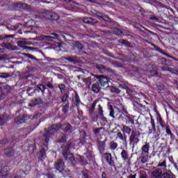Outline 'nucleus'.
Here are the masks:
<instances>
[{
  "instance_id": "obj_19",
  "label": "nucleus",
  "mask_w": 178,
  "mask_h": 178,
  "mask_svg": "<svg viewBox=\"0 0 178 178\" xmlns=\"http://www.w3.org/2000/svg\"><path fill=\"white\" fill-rule=\"evenodd\" d=\"M105 141L97 140V148L100 154H102L105 151Z\"/></svg>"
},
{
  "instance_id": "obj_36",
  "label": "nucleus",
  "mask_w": 178,
  "mask_h": 178,
  "mask_svg": "<svg viewBox=\"0 0 178 178\" xmlns=\"http://www.w3.org/2000/svg\"><path fill=\"white\" fill-rule=\"evenodd\" d=\"M57 86L62 94L66 91V85H65V83L57 84Z\"/></svg>"
},
{
  "instance_id": "obj_48",
  "label": "nucleus",
  "mask_w": 178,
  "mask_h": 178,
  "mask_svg": "<svg viewBox=\"0 0 178 178\" xmlns=\"http://www.w3.org/2000/svg\"><path fill=\"white\" fill-rule=\"evenodd\" d=\"M6 122V117L5 115L0 116V126H3Z\"/></svg>"
},
{
  "instance_id": "obj_3",
  "label": "nucleus",
  "mask_w": 178,
  "mask_h": 178,
  "mask_svg": "<svg viewBox=\"0 0 178 178\" xmlns=\"http://www.w3.org/2000/svg\"><path fill=\"white\" fill-rule=\"evenodd\" d=\"M15 146L13 145L8 146L3 149V154L5 156H7V158H12L15 156Z\"/></svg>"
},
{
  "instance_id": "obj_26",
  "label": "nucleus",
  "mask_w": 178,
  "mask_h": 178,
  "mask_svg": "<svg viewBox=\"0 0 178 178\" xmlns=\"http://www.w3.org/2000/svg\"><path fill=\"white\" fill-rule=\"evenodd\" d=\"M99 86H101L98 83V82L97 83H93L92 86V90L93 91V92L98 94V92H99V90H101Z\"/></svg>"
},
{
  "instance_id": "obj_52",
  "label": "nucleus",
  "mask_w": 178,
  "mask_h": 178,
  "mask_svg": "<svg viewBox=\"0 0 178 178\" xmlns=\"http://www.w3.org/2000/svg\"><path fill=\"white\" fill-rule=\"evenodd\" d=\"M83 162V157L79 155L75 158V165L77 163H81Z\"/></svg>"
},
{
  "instance_id": "obj_2",
  "label": "nucleus",
  "mask_w": 178,
  "mask_h": 178,
  "mask_svg": "<svg viewBox=\"0 0 178 178\" xmlns=\"http://www.w3.org/2000/svg\"><path fill=\"white\" fill-rule=\"evenodd\" d=\"M103 159L111 166V168H115V158L112 156V154L106 152L103 154Z\"/></svg>"
},
{
  "instance_id": "obj_62",
  "label": "nucleus",
  "mask_w": 178,
  "mask_h": 178,
  "mask_svg": "<svg viewBox=\"0 0 178 178\" xmlns=\"http://www.w3.org/2000/svg\"><path fill=\"white\" fill-rule=\"evenodd\" d=\"M104 128L103 127H99V128H96L93 132L94 134H95L97 136V134H99V131H101V130H102Z\"/></svg>"
},
{
  "instance_id": "obj_33",
  "label": "nucleus",
  "mask_w": 178,
  "mask_h": 178,
  "mask_svg": "<svg viewBox=\"0 0 178 178\" xmlns=\"http://www.w3.org/2000/svg\"><path fill=\"white\" fill-rule=\"evenodd\" d=\"M149 72L152 73V77H159V73L158 72V70L154 69V67H152L149 70Z\"/></svg>"
},
{
  "instance_id": "obj_1",
  "label": "nucleus",
  "mask_w": 178,
  "mask_h": 178,
  "mask_svg": "<svg viewBox=\"0 0 178 178\" xmlns=\"http://www.w3.org/2000/svg\"><path fill=\"white\" fill-rule=\"evenodd\" d=\"M72 144H67V145L63 147V155L65 159L68 162H70L71 165H76V157L73 153H70V147Z\"/></svg>"
},
{
  "instance_id": "obj_9",
  "label": "nucleus",
  "mask_w": 178,
  "mask_h": 178,
  "mask_svg": "<svg viewBox=\"0 0 178 178\" xmlns=\"http://www.w3.org/2000/svg\"><path fill=\"white\" fill-rule=\"evenodd\" d=\"M96 69H97L100 73H113V70L108 68L103 65H97Z\"/></svg>"
},
{
  "instance_id": "obj_35",
  "label": "nucleus",
  "mask_w": 178,
  "mask_h": 178,
  "mask_svg": "<svg viewBox=\"0 0 178 178\" xmlns=\"http://www.w3.org/2000/svg\"><path fill=\"white\" fill-rule=\"evenodd\" d=\"M165 133L167 136H170L171 138L174 137V134L172 133V131L170 130V126L167 125L165 127Z\"/></svg>"
},
{
  "instance_id": "obj_8",
  "label": "nucleus",
  "mask_w": 178,
  "mask_h": 178,
  "mask_svg": "<svg viewBox=\"0 0 178 178\" xmlns=\"http://www.w3.org/2000/svg\"><path fill=\"white\" fill-rule=\"evenodd\" d=\"M136 109L138 113H140V115H147V113L149 112V109H148L147 106L141 104H138V106H136Z\"/></svg>"
},
{
  "instance_id": "obj_30",
  "label": "nucleus",
  "mask_w": 178,
  "mask_h": 178,
  "mask_svg": "<svg viewBox=\"0 0 178 178\" xmlns=\"http://www.w3.org/2000/svg\"><path fill=\"white\" fill-rule=\"evenodd\" d=\"M12 38H15V35H7L5 36L0 35V41H3V40L10 41Z\"/></svg>"
},
{
  "instance_id": "obj_39",
  "label": "nucleus",
  "mask_w": 178,
  "mask_h": 178,
  "mask_svg": "<svg viewBox=\"0 0 178 178\" xmlns=\"http://www.w3.org/2000/svg\"><path fill=\"white\" fill-rule=\"evenodd\" d=\"M36 90H39V91L44 92L45 90H47V87L45 86V85L40 84L36 86Z\"/></svg>"
},
{
  "instance_id": "obj_46",
  "label": "nucleus",
  "mask_w": 178,
  "mask_h": 178,
  "mask_svg": "<svg viewBox=\"0 0 178 178\" xmlns=\"http://www.w3.org/2000/svg\"><path fill=\"white\" fill-rule=\"evenodd\" d=\"M110 116L111 118H113V119L116 118V117L115 116V109L112 106H110Z\"/></svg>"
},
{
  "instance_id": "obj_34",
  "label": "nucleus",
  "mask_w": 178,
  "mask_h": 178,
  "mask_svg": "<svg viewBox=\"0 0 178 178\" xmlns=\"http://www.w3.org/2000/svg\"><path fill=\"white\" fill-rule=\"evenodd\" d=\"M110 91L113 94H120V89L118 88L115 86H111L110 87Z\"/></svg>"
},
{
  "instance_id": "obj_20",
  "label": "nucleus",
  "mask_w": 178,
  "mask_h": 178,
  "mask_svg": "<svg viewBox=\"0 0 178 178\" xmlns=\"http://www.w3.org/2000/svg\"><path fill=\"white\" fill-rule=\"evenodd\" d=\"M152 129H149V134H155L156 133V127L155 126V120L151 118Z\"/></svg>"
},
{
  "instance_id": "obj_22",
  "label": "nucleus",
  "mask_w": 178,
  "mask_h": 178,
  "mask_svg": "<svg viewBox=\"0 0 178 178\" xmlns=\"http://www.w3.org/2000/svg\"><path fill=\"white\" fill-rule=\"evenodd\" d=\"M18 47H20V48H23L24 49H31V47L26 45H29V43L26 41H19L17 42Z\"/></svg>"
},
{
  "instance_id": "obj_4",
  "label": "nucleus",
  "mask_w": 178,
  "mask_h": 178,
  "mask_svg": "<svg viewBox=\"0 0 178 178\" xmlns=\"http://www.w3.org/2000/svg\"><path fill=\"white\" fill-rule=\"evenodd\" d=\"M97 81V83L100 87H105V86H108V84L111 83V79L109 77L104 75L98 76Z\"/></svg>"
},
{
  "instance_id": "obj_47",
  "label": "nucleus",
  "mask_w": 178,
  "mask_h": 178,
  "mask_svg": "<svg viewBox=\"0 0 178 178\" xmlns=\"http://www.w3.org/2000/svg\"><path fill=\"white\" fill-rule=\"evenodd\" d=\"M68 99H69V94L65 93L61 97V101L63 104H65V102H66V101H67Z\"/></svg>"
},
{
  "instance_id": "obj_49",
  "label": "nucleus",
  "mask_w": 178,
  "mask_h": 178,
  "mask_svg": "<svg viewBox=\"0 0 178 178\" xmlns=\"http://www.w3.org/2000/svg\"><path fill=\"white\" fill-rule=\"evenodd\" d=\"M174 177H173L169 172H164V173H163V175L161 177V178H174Z\"/></svg>"
},
{
  "instance_id": "obj_59",
  "label": "nucleus",
  "mask_w": 178,
  "mask_h": 178,
  "mask_svg": "<svg viewBox=\"0 0 178 178\" xmlns=\"http://www.w3.org/2000/svg\"><path fill=\"white\" fill-rule=\"evenodd\" d=\"M1 145H7V144H9V140L8 139H3L0 141Z\"/></svg>"
},
{
  "instance_id": "obj_28",
  "label": "nucleus",
  "mask_w": 178,
  "mask_h": 178,
  "mask_svg": "<svg viewBox=\"0 0 178 178\" xmlns=\"http://www.w3.org/2000/svg\"><path fill=\"white\" fill-rule=\"evenodd\" d=\"M121 158L123 161H127L129 159V152L125 149H122L121 152Z\"/></svg>"
},
{
  "instance_id": "obj_55",
  "label": "nucleus",
  "mask_w": 178,
  "mask_h": 178,
  "mask_svg": "<svg viewBox=\"0 0 178 178\" xmlns=\"http://www.w3.org/2000/svg\"><path fill=\"white\" fill-rule=\"evenodd\" d=\"M157 122H159V123L160 124V126H161V127H165V124H163V120H162V117H161V115H159L157 118Z\"/></svg>"
},
{
  "instance_id": "obj_61",
  "label": "nucleus",
  "mask_w": 178,
  "mask_h": 178,
  "mask_svg": "<svg viewBox=\"0 0 178 178\" xmlns=\"http://www.w3.org/2000/svg\"><path fill=\"white\" fill-rule=\"evenodd\" d=\"M2 75H0L1 79H8V77H10V74L8 73H3Z\"/></svg>"
},
{
  "instance_id": "obj_17",
  "label": "nucleus",
  "mask_w": 178,
  "mask_h": 178,
  "mask_svg": "<svg viewBox=\"0 0 178 178\" xmlns=\"http://www.w3.org/2000/svg\"><path fill=\"white\" fill-rule=\"evenodd\" d=\"M82 22H83V23H86V24H97V23H98V21H97V19H92L91 17L83 18Z\"/></svg>"
},
{
  "instance_id": "obj_16",
  "label": "nucleus",
  "mask_w": 178,
  "mask_h": 178,
  "mask_svg": "<svg viewBox=\"0 0 178 178\" xmlns=\"http://www.w3.org/2000/svg\"><path fill=\"white\" fill-rule=\"evenodd\" d=\"M98 80V75L92 74L90 76L86 78V81L88 86H91L94 81H97Z\"/></svg>"
},
{
  "instance_id": "obj_5",
  "label": "nucleus",
  "mask_w": 178,
  "mask_h": 178,
  "mask_svg": "<svg viewBox=\"0 0 178 178\" xmlns=\"http://www.w3.org/2000/svg\"><path fill=\"white\" fill-rule=\"evenodd\" d=\"M118 113H120L118 116V119L120 120H127V118L129 117V112L124 108L122 109L116 108Z\"/></svg>"
},
{
  "instance_id": "obj_15",
  "label": "nucleus",
  "mask_w": 178,
  "mask_h": 178,
  "mask_svg": "<svg viewBox=\"0 0 178 178\" xmlns=\"http://www.w3.org/2000/svg\"><path fill=\"white\" fill-rule=\"evenodd\" d=\"M9 172H10V167L8 165H5L3 168H1L0 173L2 177H6L9 175Z\"/></svg>"
},
{
  "instance_id": "obj_12",
  "label": "nucleus",
  "mask_w": 178,
  "mask_h": 178,
  "mask_svg": "<svg viewBox=\"0 0 178 178\" xmlns=\"http://www.w3.org/2000/svg\"><path fill=\"white\" fill-rule=\"evenodd\" d=\"M61 130L64 133H72L73 131V127L70 123H65L62 124Z\"/></svg>"
},
{
  "instance_id": "obj_43",
  "label": "nucleus",
  "mask_w": 178,
  "mask_h": 178,
  "mask_svg": "<svg viewBox=\"0 0 178 178\" xmlns=\"http://www.w3.org/2000/svg\"><path fill=\"white\" fill-rule=\"evenodd\" d=\"M23 56H26V58H28L29 59H31L32 60H37V58H35V56H34L30 54L24 53Z\"/></svg>"
},
{
  "instance_id": "obj_23",
  "label": "nucleus",
  "mask_w": 178,
  "mask_h": 178,
  "mask_svg": "<svg viewBox=\"0 0 178 178\" xmlns=\"http://www.w3.org/2000/svg\"><path fill=\"white\" fill-rule=\"evenodd\" d=\"M60 129H62V124L61 123H58L53 124L50 127L49 130L50 131H58Z\"/></svg>"
},
{
  "instance_id": "obj_31",
  "label": "nucleus",
  "mask_w": 178,
  "mask_h": 178,
  "mask_svg": "<svg viewBox=\"0 0 178 178\" xmlns=\"http://www.w3.org/2000/svg\"><path fill=\"white\" fill-rule=\"evenodd\" d=\"M162 175L163 174L161 171H154L152 173V178H161L162 177Z\"/></svg>"
},
{
  "instance_id": "obj_18",
  "label": "nucleus",
  "mask_w": 178,
  "mask_h": 178,
  "mask_svg": "<svg viewBox=\"0 0 178 178\" xmlns=\"http://www.w3.org/2000/svg\"><path fill=\"white\" fill-rule=\"evenodd\" d=\"M72 102L74 103V105H75V106H77V108L80 106V103L81 102V100H80V97L79 96V93H77V92H75V95L72 99Z\"/></svg>"
},
{
  "instance_id": "obj_53",
  "label": "nucleus",
  "mask_w": 178,
  "mask_h": 178,
  "mask_svg": "<svg viewBox=\"0 0 178 178\" xmlns=\"http://www.w3.org/2000/svg\"><path fill=\"white\" fill-rule=\"evenodd\" d=\"M166 62H168V60L165 58H161L159 59V65H167Z\"/></svg>"
},
{
  "instance_id": "obj_27",
  "label": "nucleus",
  "mask_w": 178,
  "mask_h": 178,
  "mask_svg": "<svg viewBox=\"0 0 178 178\" xmlns=\"http://www.w3.org/2000/svg\"><path fill=\"white\" fill-rule=\"evenodd\" d=\"M122 131L124 134H127L128 136H130V134L131 133V128H130V127H127L126 125H123Z\"/></svg>"
},
{
  "instance_id": "obj_6",
  "label": "nucleus",
  "mask_w": 178,
  "mask_h": 178,
  "mask_svg": "<svg viewBox=\"0 0 178 178\" xmlns=\"http://www.w3.org/2000/svg\"><path fill=\"white\" fill-rule=\"evenodd\" d=\"M27 120H30V115H24L23 116H18L15 119V123L16 124H23V123H26Z\"/></svg>"
},
{
  "instance_id": "obj_7",
  "label": "nucleus",
  "mask_w": 178,
  "mask_h": 178,
  "mask_svg": "<svg viewBox=\"0 0 178 178\" xmlns=\"http://www.w3.org/2000/svg\"><path fill=\"white\" fill-rule=\"evenodd\" d=\"M54 80L49 77H46L42 80V83L45 87H47L50 90H54L55 87L52 84Z\"/></svg>"
},
{
  "instance_id": "obj_45",
  "label": "nucleus",
  "mask_w": 178,
  "mask_h": 178,
  "mask_svg": "<svg viewBox=\"0 0 178 178\" xmlns=\"http://www.w3.org/2000/svg\"><path fill=\"white\" fill-rule=\"evenodd\" d=\"M5 93L3 92V88L2 86H0V101H2V99H5Z\"/></svg>"
},
{
  "instance_id": "obj_56",
  "label": "nucleus",
  "mask_w": 178,
  "mask_h": 178,
  "mask_svg": "<svg viewBox=\"0 0 178 178\" xmlns=\"http://www.w3.org/2000/svg\"><path fill=\"white\" fill-rule=\"evenodd\" d=\"M75 47L77 48L79 51H81L83 49V44L80 43V42H76L75 43Z\"/></svg>"
},
{
  "instance_id": "obj_51",
  "label": "nucleus",
  "mask_w": 178,
  "mask_h": 178,
  "mask_svg": "<svg viewBox=\"0 0 178 178\" xmlns=\"http://www.w3.org/2000/svg\"><path fill=\"white\" fill-rule=\"evenodd\" d=\"M157 168H161L162 169H166V160H164L162 163L158 164Z\"/></svg>"
},
{
  "instance_id": "obj_42",
  "label": "nucleus",
  "mask_w": 178,
  "mask_h": 178,
  "mask_svg": "<svg viewBox=\"0 0 178 178\" xmlns=\"http://www.w3.org/2000/svg\"><path fill=\"white\" fill-rule=\"evenodd\" d=\"M125 121L128 123V124L134 125V118H133V117L128 115V117Z\"/></svg>"
},
{
  "instance_id": "obj_50",
  "label": "nucleus",
  "mask_w": 178,
  "mask_h": 178,
  "mask_svg": "<svg viewBox=\"0 0 178 178\" xmlns=\"http://www.w3.org/2000/svg\"><path fill=\"white\" fill-rule=\"evenodd\" d=\"M116 138H119V140H121V141H124V140H126V138H124V136H123V134H121V132H118L117 134V136H116Z\"/></svg>"
},
{
  "instance_id": "obj_10",
  "label": "nucleus",
  "mask_w": 178,
  "mask_h": 178,
  "mask_svg": "<svg viewBox=\"0 0 178 178\" xmlns=\"http://www.w3.org/2000/svg\"><path fill=\"white\" fill-rule=\"evenodd\" d=\"M55 169L56 171H58L59 173H63V170H65V162L62 160L57 161L55 164Z\"/></svg>"
},
{
  "instance_id": "obj_38",
  "label": "nucleus",
  "mask_w": 178,
  "mask_h": 178,
  "mask_svg": "<svg viewBox=\"0 0 178 178\" xmlns=\"http://www.w3.org/2000/svg\"><path fill=\"white\" fill-rule=\"evenodd\" d=\"M149 44L152 45V47H154V48L155 51H156V52H159V54H163V55H165V52H163L162 49H161V48H159L155 44H153L151 42H149Z\"/></svg>"
},
{
  "instance_id": "obj_32",
  "label": "nucleus",
  "mask_w": 178,
  "mask_h": 178,
  "mask_svg": "<svg viewBox=\"0 0 178 178\" xmlns=\"http://www.w3.org/2000/svg\"><path fill=\"white\" fill-rule=\"evenodd\" d=\"M50 20H59V15L55 13H49Z\"/></svg>"
},
{
  "instance_id": "obj_41",
  "label": "nucleus",
  "mask_w": 178,
  "mask_h": 178,
  "mask_svg": "<svg viewBox=\"0 0 178 178\" xmlns=\"http://www.w3.org/2000/svg\"><path fill=\"white\" fill-rule=\"evenodd\" d=\"M139 159H140L142 163H147L148 161V155L145 154L144 156H140Z\"/></svg>"
},
{
  "instance_id": "obj_25",
  "label": "nucleus",
  "mask_w": 178,
  "mask_h": 178,
  "mask_svg": "<svg viewBox=\"0 0 178 178\" xmlns=\"http://www.w3.org/2000/svg\"><path fill=\"white\" fill-rule=\"evenodd\" d=\"M51 136H52V134H51V133H49V131H47L44 135V143H46L45 145H48V143H49V139L51 138Z\"/></svg>"
},
{
  "instance_id": "obj_57",
  "label": "nucleus",
  "mask_w": 178,
  "mask_h": 178,
  "mask_svg": "<svg viewBox=\"0 0 178 178\" xmlns=\"http://www.w3.org/2000/svg\"><path fill=\"white\" fill-rule=\"evenodd\" d=\"M102 20H104V22H108V23H111L112 20L111 18L106 15H103V17H102Z\"/></svg>"
},
{
  "instance_id": "obj_60",
  "label": "nucleus",
  "mask_w": 178,
  "mask_h": 178,
  "mask_svg": "<svg viewBox=\"0 0 178 178\" xmlns=\"http://www.w3.org/2000/svg\"><path fill=\"white\" fill-rule=\"evenodd\" d=\"M98 114L99 116H104V110H102V106H101V105L99 106Z\"/></svg>"
},
{
  "instance_id": "obj_13",
  "label": "nucleus",
  "mask_w": 178,
  "mask_h": 178,
  "mask_svg": "<svg viewBox=\"0 0 178 178\" xmlns=\"http://www.w3.org/2000/svg\"><path fill=\"white\" fill-rule=\"evenodd\" d=\"M45 158H47V151L45 150V148L42 147L39 151L38 159L39 161L44 162Z\"/></svg>"
},
{
  "instance_id": "obj_58",
  "label": "nucleus",
  "mask_w": 178,
  "mask_h": 178,
  "mask_svg": "<svg viewBox=\"0 0 178 178\" xmlns=\"http://www.w3.org/2000/svg\"><path fill=\"white\" fill-rule=\"evenodd\" d=\"M168 72L172 74H177L178 70L173 69L172 67L168 68Z\"/></svg>"
},
{
  "instance_id": "obj_63",
  "label": "nucleus",
  "mask_w": 178,
  "mask_h": 178,
  "mask_svg": "<svg viewBox=\"0 0 178 178\" xmlns=\"http://www.w3.org/2000/svg\"><path fill=\"white\" fill-rule=\"evenodd\" d=\"M104 15V14H103L102 13H101L99 11L96 12V17H99V19H102Z\"/></svg>"
},
{
  "instance_id": "obj_40",
  "label": "nucleus",
  "mask_w": 178,
  "mask_h": 178,
  "mask_svg": "<svg viewBox=\"0 0 178 178\" xmlns=\"http://www.w3.org/2000/svg\"><path fill=\"white\" fill-rule=\"evenodd\" d=\"M67 141V134L63 135L62 137L58 138V143H66Z\"/></svg>"
},
{
  "instance_id": "obj_24",
  "label": "nucleus",
  "mask_w": 178,
  "mask_h": 178,
  "mask_svg": "<svg viewBox=\"0 0 178 178\" xmlns=\"http://www.w3.org/2000/svg\"><path fill=\"white\" fill-rule=\"evenodd\" d=\"M17 8H19L20 9H24V10H27L30 9V5L26 3H18L16 5Z\"/></svg>"
},
{
  "instance_id": "obj_37",
  "label": "nucleus",
  "mask_w": 178,
  "mask_h": 178,
  "mask_svg": "<svg viewBox=\"0 0 178 178\" xmlns=\"http://www.w3.org/2000/svg\"><path fill=\"white\" fill-rule=\"evenodd\" d=\"M118 143L115 142L114 140L111 141L110 143V149L115 151V149H116V148H118Z\"/></svg>"
},
{
  "instance_id": "obj_14",
  "label": "nucleus",
  "mask_w": 178,
  "mask_h": 178,
  "mask_svg": "<svg viewBox=\"0 0 178 178\" xmlns=\"http://www.w3.org/2000/svg\"><path fill=\"white\" fill-rule=\"evenodd\" d=\"M142 155H148L149 154V143H145L140 148Z\"/></svg>"
},
{
  "instance_id": "obj_64",
  "label": "nucleus",
  "mask_w": 178,
  "mask_h": 178,
  "mask_svg": "<svg viewBox=\"0 0 178 178\" xmlns=\"http://www.w3.org/2000/svg\"><path fill=\"white\" fill-rule=\"evenodd\" d=\"M65 60H68V62H70V63H75V62H76V60L73 58H71V57L66 58Z\"/></svg>"
},
{
  "instance_id": "obj_29",
  "label": "nucleus",
  "mask_w": 178,
  "mask_h": 178,
  "mask_svg": "<svg viewBox=\"0 0 178 178\" xmlns=\"http://www.w3.org/2000/svg\"><path fill=\"white\" fill-rule=\"evenodd\" d=\"M97 101H94L91 106L88 109L89 115H92L95 112V106H97Z\"/></svg>"
},
{
  "instance_id": "obj_11",
  "label": "nucleus",
  "mask_w": 178,
  "mask_h": 178,
  "mask_svg": "<svg viewBox=\"0 0 178 178\" xmlns=\"http://www.w3.org/2000/svg\"><path fill=\"white\" fill-rule=\"evenodd\" d=\"M129 141L131 144H137L138 141H140V138H138V135H137V132L133 131L129 137Z\"/></svg>"
},
{
  "instance_id": "obj_54",
  "label": "nucleus",
  "mask_w": 178,
  "mask_h": 178,
  "mask_svg": "<svg viewBox=\"0 0 178 178\" xmlns=\"http://www.w3.org/2000/svg\"><path fill=\"white\" fill-rule=\"evenodd\" d=\"M45 176H47V178H56L55 177V174L52 171H49L48 173L45 175Z\"/></svg>"
},
{
  "instance_id": "obj_21",
  "label": "nucleus",
  "mask_w": 178,
  "mask_h": 178,
  "mask_svg": "<svg viewBox=\"0 0 178 178\" xmlns=\"http://www.w3.org/2000/svg\"><path fill=\"white\" fill-rule=\"evenodd\" d=\"M42 104V100L40 98L38 99H35L33 100H31L29 103V106H35L37 105H41Z\"/></svg>"
},
{
  "instance_id": "obj_44",
  "label": "nucleus",
  "mask_w": 178,
  "mask_h": 178,
  "mask_svg": "<svg viewBox=\"0 0 178 178\" xmlns=\"http://www.w3.org/2000/svg\"><path fill=\"white\" fill-rule=\"evenodd\" d=\"M62 111L63 113H67L69 112V102L63 107Z\"/></svg>"
}]
</instances>
